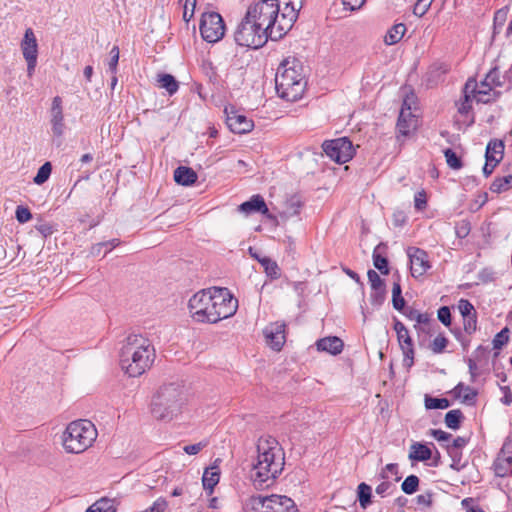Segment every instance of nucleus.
Masks as SVG:
<instances>
[{
    "mask_svg": "<svg viewBox=\"0 0 512 512\" xmlns=\"http://www.w3.org/2000/svg\"><path fill=\"white\" fill-rule=\"evenodd\" d=\"M419 486V478L416 475H409L401 484V489L406 494H413Z\"/></svg>",
    "mask_w": 512,
    "mask_h": 512,
    "instance_id": "45",
    "label": "nucleus"
},
{
    "mask_svg": "<svg viewBox=\"0 0 512 512\" xmlns=\"http://www.w3.org/2000/svg\"><path fill=\"white\" fill-rule=\"evenodd\" d=\"M16 219L19 223H27L32 219L31 211L24 206H18L15 212Z\"/></svg>",
    "mask_w": 512,
    "mask_h": 512,
    "instance_id": "52",
    "label": "nucleus"
},
{
    "mask_svg": "<svg viewBox=\"0 0 512 512\" xmlns=\"http://www.w3.org/2000/svg\"><path fill=\"white\" fill-rule=\"evenodd\" d=\"M475 101L472 93L466 92V85L463 89V98L457 102V110L461 115H467L472 110V102Z\"/></svg>",
    "mask_w": 512,
    "mask_h": 512,
    "instance_id": "39",
    "label": "nucleus"
},
{
    "mask_svg": "<svg viewBox=\"0 0 512 512\" xmlns=\"http://www.w3.org/2000/svg\"><path fill=\"white\" fill-rule=\"evenodd\" d=\"M467 444V439L465 437L458 436L455 439H453L451 445H447V449L449 453H454V450H460L463 447H465Z\"/></svg>",
    "mask_w": 512,
    "mask_h": 512,
    "instance_id": "59",
    "label": "nucleus"
},
{
    "mask_svg": "<svg viewBox=\"0 0 512 512\" xmlns=\"http://www.w3.org/2000/svg\"><path fill=\"white\" fill-rule=\"evenodd\" d=\"M368 280L372 291L379 295L378 303H382L385 298V284L378 273L374 270H369L367 273Z\"/></svg>",
    "mask_w": 512,
    "mask_h": 512,
    "instance_id": "29",
    "label": "nucleus"
},
{
    "mask_svg": "<svg viewBox=\"0 0 512 512\" xmlns=\"http://www.w3.org/2000/svg\"><path fill=\"white\" fill-rule=\"evenodd\" d=\"M97 436L98 431L91 421L79 419L66 426L61 444L66 453L81 454L93 446Z\"/></svg>",
    "mask_w": 512,
    "mask_h": 512,
    "instance_id": "7",
    "label": "nucleus"
},
{
    "mask_svg": "<svg viewBox=\"0 0 512 512\" xmlns=\"http://www.w3.org/2000/svg\"><path fill=\"white\" fill-rule=\"evenodd\" d=\"M276 91L279 97L287 101H297L304 93L306 82L301 64L295 60H284L275 76Z\"/></svg>",
    "mask_w": 512,
    "mask_h": 512,
    "instance_id": "6",
    "label": "nucleus"
},
{
    "mask_svg": "<svg viewBox=\"0 0 512 512\" xmlns=\"http://www.w3.org/2000/svg\"><path fill=\"white\" fill-rule=\"evenodd\" d=\"M318 351H324L332 355H338L342 352L344 343L336 336L324 337L316 342Z\"/></svg>",
    "mask_w": 512,
    "mask_h": 512,
    "instance_id": "23",
    "label": "nucleus"
},
{
    "mask_svg": "<svg viewBox=\"0 0 512 512\" xmlns=\"http://www.w3.org/2000/svg\"><path fill=\"white\" fill-rule=\"evenodd\" d=\"M398 465L395 463L387 464L380 472V478L383 480H389L390 478H394V481H399L401 477L398 475Z\"/></svg>",
    "mask_w": 512,
    "mask_h": 512,
    "instance_id": "44",
    "label": "nucleus"
},
{
    "mask_svg": "<svg viewBox=\"0 0 512 512\" xmlns=\"http://www.w3.org/2000/svg\"><path fill=\"white\" fill-rule=\"evenodd\" d=\"M463 419L462 411L460 409H454L446 413L444 422L448 428L456 430L460 427Z\"/></svg>",
    "mask_w": 512,
    "mask_h": 512,
    "instance_id": "34",
    "label": "nucleus"
},
{
    "mask_svg": "<svg viewBox=\"0 0 512 512\" xmlns=\"http://www.w3.org/2000/svg\"><path fill=\"white\" fill-rule=\"evenodd\" d=\"M431 457L432 450L428 445L420 442H414L411 444L408 454V458L411 461L425 462L430 460Z\"/></svg>",
    "mask_w": 512,
    "mask_h": 512,
    "instance_id": "24",
    "label": "nucleus"
},
{
    "mask_svg": "<svg viewBox=\"0 0 512 512\" xmlns=\"http://www.w3.org/2000/svg\"><path fill=\"white\" fill-rule=\"evenodd\" d=\"M449 344V339L444 333H439L429 344V349L434 354H442L445 352Z\"/></svg>",
    "mask_w": 512,
    "mask_h": 512,
    "instance_id": "35",
    "label": "nucleus"
},
{
    "mask_svg": "<svg viewBox=\"0 0 512 512\" xmlns=\"http://www.w3.org/2000/svg\"><path fill=\"white\" fill-rule=\"evenodd\" d=\"M196 7V0H185L184 9H183V19L186 22H189L194 15V10Z\"/></svg>",
    "mask_w": 512,
    "mask_h": 512,
    "instance_id": "56",
    "label": "nucleus"
},
{
    "mask_svg": "<svg viewBox=\"0 0 512 512\" xmlns=\"http://www.w3.org/2000/svg\"><path fill=\"white\" fill-rule=\"evenodd\" d=\"M199 29L206 42L216 43L224 37L226 26L222 16L212 11L202 14Z\"/></svg>",
    "mask_w": 512,
    "mask_h": 512,
    "instance_id": "10",
    "label": "nucleus"
},
{
    "mask_svg": "<svg viewBox=\"0 0 512 512\" xmlns=\"http://www.w3.org/2000/svg\"><path fill=\"white\" fill-rule=\"evenodd\" d=\"M406 33V26L403 23L393 25L384 37V42L387 45H394L398 43Z\"/></svg>",
    "mask_w": 512,
    "mask_h": 512,
    "instance_id": "30",
    "label": "nucleus"
},
{
    "mask_svg": "<svg viewBox=\"0 0 512 512\" xmlns=\"http://www.w3.org/2000/svg\"><path fill=\"white\" fill-rule=\"evenodd\" d=\"M198 179L197 173L190 167L180 166L174 171V180L182 186H190Z\"/></svg>",
    "mask_w": 512,
    "mask_h": 512,
    "instance_id": "25",
    "label": "nucleus"
},
{
    "mask_svg": "<svg viewBox=\"0 0 512 512\" xmlns=\"http://www.w3.org/2000/svg\"><path fill=\"white\" fill-rule=\"evenodd\" d=\"M168 507L166 499L158 498L151 507L147 508L143 512H165Z\"/></svg>",
    "mask_w": 512,
    "mask_h": 512,
    "instance_id": "57",
    "label": "nucleus"
},
{
    "mask_svg": "<svg viewBox=\"0 0 512 512\" xmlns=\"http://www.w3.org/2000/svg\"><path fill=\"white\" fill-rule=\"evenodd\" d=\"M366 0H342L343 6L346 10L356 11L360 9Z\"/></svg>",
    "mask_w": 512,
    "mask_h": 512,
    "instance_id": "63",
    "label": "nucleus"
},
{
    "mask_svg": "<svg viewBox=\"0 0 512 512\" xmlns=\"http://www.w3.org/2000/svg\"><path fill=\"white\" fill-rule=\"evenodd\" d=\"M270 38V34L258 24L249 20L245 15L234 33V39L239 46L258 49Z\"/></svg>",
    "mask_w": 512,
    "mask_h": 512,
    "instance_id": "9",
    "label": "nucleus"
},
{
    "mask_svg": "<svg viewBox=\"0 0 512 512\" xmlns=\"http://www.w3.org/2000/svg\"><path fill=\"white\" fill-rule=\"evenodd\" d=\"M408 256L410 259L411 275L414 278L423 276L431 268L428 254L424 250L420 248H410Z\"/></svg>",
    "mask_w": 512,
    "mask_h": 512,
    "instance_id": "17",
    "label": "nucleus"
},
{
    "mask_svg": "<svg viewBox=\"0 0 512 512\" xmlns=\"http://www.w3.org/2000/svg\"><path fill=\"white\" fill-rule=\"evenodd\" d=\"M52 172V165L50 162H45L37 171L36 176L33 178V181L37 185H41L45 183Z\"/></svg>",
    "mask_w": 512,
    "mask_h": 512,
    "instance_id": "42",
    "label": "nucleus"
},
{
    "mask_svg": "<svg viewBox=\"0 0 512 512\" xmlns=\"http://www.w3.org/2000/svg\"><path fill=\"white\" fill-rule=\"evenodd\" d=\"M416 503L422 509L430 508L432 506V503H433V493L432 492H425V493L419 494L416 497Z\"/></svg>",
    "mask_w": 512,
    "mask_h": 512,
    "instance_id": "51",
    "label": "nucleus"
},
{
    "mask_svg": "<svg viewBox=\"0 0 512 512\" xmlns=\"http://www.w3.org/2000/svg\"><path fill=\"white\" fill-rule=\"evenodd\" d=\"M414 206L417 210H424L427 206V194L422 189L418 191L414 196Z\"/></svg>",
    "mask_w": 512,
    "mask_h": 512,
    "instance_id": "55",
    "label": "nucleus"
},
{
    "mask_svg": "<svg viewBox=\"0 0 512 512\" xmlns=\"http://www.w3.org/2000/svg\"><path fill=\"white\" fill-rule=\"evenodd\" d=\"M220 470L217 466H212L205 469L202 477V483L204 489L212 493L214 487L219 483Z\"/></svg>",
    "mask_w": 512,
    "mask_h": 512,
    "instance_id": "27",
    "label": "nucleus"
},
{
    "mask_svg": "<svg viewBox=\"0 0 512 512\" xmlns=\"http://www.w3.org/2000/svg\"><path fill=\"white\" fill-rule=\"evenodd\" d=\"M394 330L397 335V340L403 352L405 360H409V366L412 365L414 360V346L412 338L406 326L398 319H394Z\"/></svg>",
    "mask_w": 512,
    "mask_h": 512,
    "instance_id": "16",
    "label": "nucleus"
},
{
    "mask_svg": "<svg viewBox=\"0 0 512 512\" xmlns=\"http://www.w3.org/2000/svg\"><path fill=\"white\" fill-rule=\"evenodd\" d=\"M402 312L408 320L415 322L414 328L418 333L430 334L434 331V326H437L431 314L427 312L422 313L414 308L403 309Z\"/></svg>",
    "mask_w": 512,
    "mask_h": 512,
    "instance_id": "15",
    "label": "nucleus"
},
{
    "mask_svg": "<svg viewBox=\"0 0 512 512\" xmlns=\"http://www.w3.org/2000/svg\"><path fill=\"white\" fill-rule=\"evenodd\" d=\"M512 188V175L496 177L490 185L493 193H503Z\"/></svg>",
    "mask_w": 512,
    "mask_h": 512,
    "instance_id": "33",
    "label": "nucleus"
},
{
    "mask_svg": "<svg viewBox=\"0 0 512 512\" xmlns=\"http://www.w3.org/2000/svg\"><path fill=\"white\" fill-rule=\"evenodd\" d=\"M418 127V118L411 112V108H401L397 121V131L402 136H408Z\"/></svg>",
    "mask_w": 512,
    "mask_h": 512,
    "instance_id": "18",
    "label": "nucleus"
},
{
    "mask_svg": "<svg viewBox=\"0 0 512 512\" xmlns=\"http://www.w3.org/2000/svg\"><path fill=\"white\" fill-rule=\"evenodd\" d=\"M457 309L459 313L461 314L462 318L473 316V314L477 313L476 309L474 308L473 304L464 298H461L457 303Z\"/></svg>",
    "mask_w": 512,
    "mask_h": 512,
    "instance_id": "47",
    "label": "nucleus"
},
{
    "mask_svg": "<svg viewBox=\"0 0 512 512\" xmlns=\"http://www.w3.org/2000/svg\"><path fill=\"white\" fill-rule=\"evenodd\" d=\"M239 211L245 213V214H251L255 212H259L263 215L269 214V209L264 201V198L257 194L253 195L250 200L243 202L239 206Z\"/></svg>",
    "mask_w": 512,
    "mask_h": 512,
    "instance_id": "22",
    "label": "nucleus"
},
{
    "mask_svg": "<svg viewBox=\"0 0 512 512\" xmlns=\"http://www.w3.org/2000/svg\"><path fill=\"white\" fill-rule=\"evenodd\" d=\"M208 442L203 441L196 444L186 445L184 446L183 450L185 453L189 455H196L198 454L203 448L207 446Z\"/></svg>",
    "mask_w": 512,
    "mask_h": 512,
    "instance_id": "60",
    "label": "nucleus"
},
{
    "mask_svg": "<svg viewBox=\"0 0 512 512\" xmlns=\"http://www.w3.org/2000/svg\"><path fill=\"white\" fill-rule=\"evenodd\" d=\"M119 55H120L119 47L118 46H113L112 49L110 50L111 58H110V61L108 63L109 69H110L112 74H116L117 65H118V61H119Z\"/></svg>",
    "mask_w": 512,
    "mask_h": 512,
    "instance_id": "53",
    "label": "nucleus"
},
{
    "mask_svg": "<svg viewBox=\"0 0 512 512\" xmlns=\"http://www.w3.org/2000/svg\"><path fill=\"white\" fill-rule=\"evenodd\" d=\"M304 0H278L280 7H282V25L285 29L288 26H293L298 18V13L303 6Z\"/></svg>",
    "mask_w": 512,
    "mask_h": 512,
    "instance_id": "19",
    "label": "nucleus"
},
{
    "mask_svg": "<svg viewBox=\"0 0 512 512\" xmlns=\"http://www.w3.org/2000/svg\"><path fill=\"white\" fill-rule=\"evenodd\" d=\"M492 89L496 90L498 87L503 86V76L497 67L492 68L483 79Z\"/></svg>",
    "mask_w": 512,
    "mask_h": 512,
    "instance_id": "37",
    "label": "nucleus"
},
{
    "mask_svg": "<svg viewBox=\"0 0 512 512\" xmlns=\"http://www.w3.org/2000/svg\"><path fill=\"white\" fill-rule=\"evenodd\" d=\"M358 500L362 508H366L371 502V487L366 483L358 486Z\"/></svg>",
    "mask_w": 512,
    "mask_h": 512,
    "instance_id": "41",
    "label": "nucleus"
},
{
    "mask_svg": "<svg viewBox=\"0 0 512 512\" xmlns=\"http://www.w3.org/2000/svg\"><path fill=\"white\" fill-rule=\"evenodd\" d=\"M50 114L52 131L55 135L61 136L63 134L65 124L62 109V99L59 96L53 98Z\"/></svg>",
    "mask_w": 512,
    "mask_h": 512,
    "instance_id": "20",
    "label": "nucleus"
},
{
    "mask_svg": "<svg viewBox=\"0 0 512 512\" xmlns=\"http://www.w3.org/2000/svg\"><path fill=\"white\" fill-rule=\"evenodd\" d=\"M392 305L398 311H403L405 299L402 297V289L399 282H394L392 287Z\"/></svg>",
    "mask_w": 512,
    "mask_h": 512,
    "instance_id": "38",
    "label": "nucleus"
},
{
    "mask_svg": "<svg viewBox=\"0 0 512 512\" xmlns=\"http://www.w3.org/2000/svg\"><path fill=\"white\" fill-rule=\"evenodd\" d=\"M426 409H446L450 406V402L446 398H434L426 395L425 399Z\"/></svg>",
    "mask_w": 512,
    "mask_h": 512,
    "instance_id": "40",
    "label": "nucleus"
},
{
    "mask_svg": "<svg viewBox=\"0 0 512 512\" xmlns=\"http://www.w3.org/2000/svg\"><path fill=\"white\" fill-rule=\"evenodd\" d=\"M238 299L228 288L209 287L194 293L187 304L191 320L198 324H217L234 316Z\"/></svg>",
    "mask_w": 512,
    "mask_h": 512,
    "instance_id": "1",
    "label": "nucleus"
},
{
    "mask_svg": "<svg viewBox=\"0 0 512 512\" xmlns=\"http://www.w3.org/2000/svg\"><path fill=\"white\" fill-rule=\"evenodd\" d=\"M444 156L448 166L454 170L462 168L461 158L450 148L444 150Z\"/></svg>",
    "mask_w": 512,
    "mask_h": 512,
    "instance_id": "46",
    "label": "nucleus"
},
{
    "mask_svg": "<svg viewBox=\"0 0 512 512\" xmlns=\"http://www.w3.org/2000/svg\"><path fill=\"white\" fill-rule=\"evenodd\" d=\"M477 313L473 314V316H468L463 318V330L466 334L472 335L477 330Z\"/></svg>",
    "mask_w": 512,
    "mask_h": 512,
    "instance_id": "48",
    "label": "nucleus"
},
{
    "mask_svg": "<svg viewBox=\"0 0 512 512\" xmlns=\"http://www.w3.org/2000/svg\"><path fill=\"white\" fill-rule=\"evenodd\" d=\"M109 500L102 498L93 503L85 512H107L109 510Z\"/></svg>",
    "mask_w": 512,
    "mask_h": 512,
    "instance_id": "54",
    "label": "nucleus"
},
{
    "mask_svg": "<svg viewBox=\"0 0 512 512\" xmlns=\"http://www.w3.org/2000/svg\"><path fill=\"white\" fill-rule=\"evenodd\" d=\"M504 155V143L494 139L489 141L486 147L485 158L494 163H500Z\"/></svg>",
    "mask_w": 512,
    "mask_h": 512,
    "instance_id": "26",
    "label": "nucleus"
},
{
    "mask_svg": "<svg viewBox=\"0 0 512 512\" xmlns=\"http://www.w3.org/2000/svg\"><path fill=\"white\" fill-rule=\"evenodd\" d=\"M508 330L507 329H504L502 331H500L499 333H497L492 341V344H493V348L494 349H499L501 348L505 343H507L508 341V336L505 335V333L507 332Z\"/></svg>",
    "mask_w": 512,
    "mask_h": 512,
    "instance_id": "61",
    "label": "nucleus"
},
{
    "mask_svg": "<svg viewBox=\"0 0 512 512\" xmlns=\"http://www.w3.org/2000/svg\"><path fill=\"white\" fill-rule=\"evenodd\" d=\"M259 262L268 276L273 278L279 277V267L275 261L268 257H262V259H259Z\"/></svg>",
    "mask_w": 512,
    "mask_h": 512,
    "instance_id": "43",
    "label": "nucleus"
},
{
    "mask_svg": "<svg viewBox=\"0 0 512 512\" xmlns=\"http://www.w3.org/2000/svg\"><path fill=\"white\" fill-rule=\"evenodd\" d=\"M20 48L27 63V75L32 77L35 72L38 58V42L32 28H27L21 40Z\"/></svg>",
    "mask_w": 512,
    "mask_h": 512,
    "instance_id": "12",
    "label": "nucleus"
},
{
    "mask_svg": "<svg viewBox=\"0 0 512 512\" xmlns=\"http://www.w3.org/2000/svg\"><path fill=\"white\" fill-rule=\"evenodd\" d=\"M433 1L434 0H417L413 8L414 15L417 17L425 15Z\"/></svg>",
    "mask_w": 512,
    "mask_h": 512,
    "instance_id": "49",
    "label": "nucleus"
},
{
    "mask_svg": "<svg viewBox=\"0 0 512 512\" xmlns=\"http://www.w3.org/2000/svg\"><path fill=\"white\" fill-rule=\"evenodd\" d=\"M243 512H299L295 501L281 494L252 495L247 498L242 507Z\"/></svg>",
    "mask_w": 512,
    "mask_h": 512,
    "instance_id": "8",
    "label": "nucleus"
},
{
    "mask_svg": "<svg viewBox=\"0 0 512 512\" xmlns=\"http://www.w3.org/2000/svg\"><path fill=\"white\" fill-rule=\"evenodd\" d=\"M157 82L159 87L165 89L170 95L175 94L179 88L178 82L171 74H159Z\"/></svg>",
    "mask_w": 512,
    "mask_h": 512,
    "instance_id": "31",
    "label": "nucleus"
},
{
    "mask_svg": "<svg viewBox=\"0 0 512 512\" xmlns=\"http://www.w3.org/2000/svg\"><path fill=\"white\" fill-rule=\"evenodd\" d=\"M227 125L229 129L237 134L248 133L253 129V121L244 115L230 114L227 116Z\"/></svg>",
    "mask_w": 512,
    "mask_h": 512,
    "instance_id": "21",
    "label": "nucleus"
},
{
    "mask_svg": "<svg viewBox=\"0 0 512 512\" xmlns=\"http://www.w3.org/2000/svg\"><path fill=\"white\" fill-rule=\"evenodd\" d=\"M257 460L253 465L251 480L256 488L268 487L282 473L285 454L279 442L272 437L260 438Z\"/></svg>",
    "mask_w": 512,
    "mask_h": 512,
    "instance_id": "2",
    "label": "nucleus"
},
{
    "mask_svg": "<svg viewBox=\"0 0 512 512\" xmlns=\"http://www.w3.org/2000/svg\"><path fill=\"white\" fill-rule=\"evenodd\" d=\"M493 470L498 477H507L512 474V459L497 455L493 463Z\"/></svg>",
    "mask_w": 512,
    "mask_h": 512,
    "instance_id": "28",
    "label": "nucleus"
},
{
    "mask_svg": "<svg viewBox=\"0 0 512 512\" xmlns=\"http://www.w3.org/2000/svg\"><path fill=\"white\" fill-rule=\"evenodd\" d=\"M501 391L504 394V396L501 399V402L506 406H510L512 404V392H511L510 387L503 386V387H501Z\"/></svg>",
    "mask_w": 512,
    "mask_h": 512,
    "instance_id": "64",
    "label": "nucleus"
},
{
    "mask_svg": "<svg viewBox=\"0 0 512 512\" xmlns=\"http://www.w3.org/2000/svg\"><path fill=\"white\" fill-rule=\"evenodd\" d=\"M438 320L446 327H450L452 323L451 312L448 306H442L437 311Z\"/></svg>",
    "mask_w": 512,
    "mask_h": 512,
    "instance_id": "50",
    "label": "nucleus"
},
{
    "mask_svg": "<svg viewBox=\"0 0 512 512\" xmlns=\"http://www.w3.org/2000/svg\"><path fill=\"white\" fill-rule=\"evenodd\" d=\"M156 358L151 341L138 334L129 335L121 349L120 365L130 377H138L149 370Z\"/></svg>",
    "mask_w": 512,
    "mask_h": 512,
    "instance_id": "3",
    "label": "nucleus"
},
{
    "mask_svg": "<svg viewBox=\"0 0 512 512\" xmlns=\"http://www.w3.org/2000/svg\"><path fill=\"white\" fill-rule=\"evenodd\" d=\"M188 398L178 385L161 386L152 397L150 413L155 420L170 422L188 412Z\"/></svg>",
    "mask_w": 512,
    "mask_h": 512,
    "instance_id": "4",
    "label": "nucleus"
},
{
    "mask_svg": "<svg viewBox=\"0 0 512 512\" xmlns=\"http://www.w3.org/2000/svg\"><path fill=\"white\" fill-rule=\"evenodd\" d=\"M465 85L466 92L472 93V97L477 103L487 104L497 100L500 96L499 91L492 89V87L483 80L477 83L475 79L470 78Z\"/></svg>",
    "mask_w": 512,
    "mask_h": 512,
    "instance_id": "13",
    "label": "nucleus"
},
{
    "mask_svg": "<svg viewBox=\"0 0 512 512\" xmlns=\"http://www.w3.org/2000/svg\"><path fill=\"white\" fill-rule=\"evenodd\" d=\"M394 488L392 482L389 480H383L379 485H377L375 491L378 495L384 497L391 493Z\"/></svg>",
    "mask_w": 512,
    "mask_h": 512,
    "instance_id": "58",
    "label": "nucleus"
},
{
    "mask_svg": "<svg viewBox=\"0 0 512 512\" xmlns=\"http://www.w3.org/2000/svg\"><path fill=\"white\" fill-rule=\"evenodd\" d=\"M265 343L274 351H280L286 342V324L276 321L268 324L263 329Z\"/></svg>",
    "mask_w": 512,
    "mask_h": 512,
    "instance_id": "14",
    "label": "nucleus"
},
{
    "mask_svg": "<svg viewBox=\"0 0 512 512\" xmlns=\"http://www.w3.org/2000/svg\"><path fill=\"white\" fill-rule=\"evenodd\" d=\"M322 148L325 154L338 164L350 161L355 154L352 142L346 137L327 140L322 144Z\"/></svg>",
    "mask_w": 512,
    "mask_h": 512,
    "instance_id": "11",
    "label": "nucleus"
},
{
    "mask_svg": "<svg viewBox=\"0 0 512 512\" xmlns=\"http://www.w3.org/2000/svg\"><path fill=\"white\" fill-rule=\"evenodd\" d=\"M498 455L512 459V439H505Z\"/></svg>",
    "mask_w": 512,
    "mask_h": 512,
    "instance_id": "62",
    "label": "nucleus"
},
{
    "mask_svg": "<svg viewBox=\"0 0 512 512\" xmlns=\"http://www.w3.org/2000/svg\"><path fill=\"white\" fill-rule=\"evenodd\" d=\"M245 15L264 28L271 40L281 39L293 27L285 29V25H282V8L278 0H254L248 5Z\"/></svg>",
    "mask_w": 512,
    "mask_h": 512,
    "instance_id": "5",
    "label": "nucleus"
},
{
    "mask_svg": "<svg viewBox=\"0 0 512 512\" xmlns=\"http://www.w3.org/2000/svg\"><path fill=\"white\" fill-rule=\"evenodd\" d=\"M453 393L455 397L462 399L463 402H472L477 396V392L473 388L463 383L457 384L453 389Z\"/></svg>",
    "mask_w": 512,
    "mask_h": 512,
    "instance_id": "32",
    "label": "nucleus"
},
{
    "mask_svg": "<svg viewBox=\"0 0 512 512\" xmlns=\"http://www.w3.org/2000/svg\"><path fill=\"white\" fill-rule=\"evenodd\" d=\"M381 246H377L373 251V264L384 275L389 273L388 260L380 253Z\"/></svg>",
    "mask_w": 512,
    "mask_h": 512,
    "instance_id": "36",
    "label": "nucleus"
}]
</instances>
